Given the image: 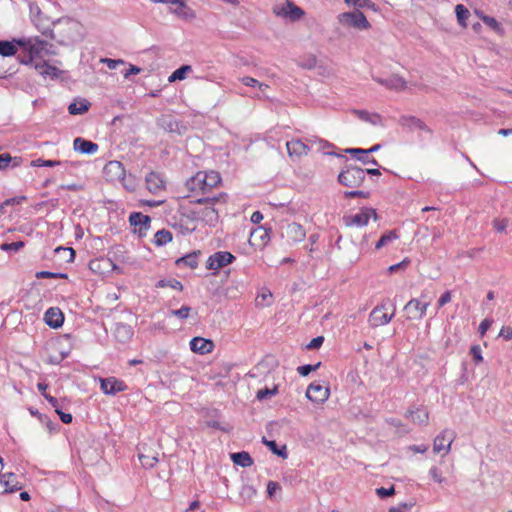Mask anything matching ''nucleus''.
I'll return each mask as SVG.
<instances>
[{
	"instance_id": "bf43d9fd",
	"label": "nucleus",
	"mask_w": 512,
	"mask_h": 512,
	"mask_svg": "<svg viewBox=\"0 0 512 512\" xmlns=\"http://www.w3.org/2000/svg\"><path fill=\"white\" fill-rule=\"evenodd\" d=\"M369 196H370V192L363 191V190H352V191L344 192L345 198H356V197L369 198Z\"/></svg>"
},
{
	"instance_id": "6ab92c4d",
	"label": "nucleus",
	"mask_w": 512,
	"mask_h": 512,
	"mask_svg": "<svg viewBox=\"0 0 512 512\" xmlns=\"http://www.w3.org/2000/svg\"><path fill=\"white\" fill-rule=\"evenodd\" d=\"M73 149L81 154L93 155L98 151L99 146L90 140L77 137L73 141Z\"/></svg>"
},
{
	"instance_id": "4c0bfd02",
	"label": "nucleus",
	"mask_w": 512,
	"mask_h": 512,
	"mask_svg": "<svg viewBox=\"0 0 512 512\" xmlns=\"http://www.w3.org/2000/svg\"><path fill=\"white\" fill-rule=\"evenodd\" d=\"M156 287H158V288L170 287V288H173V289L179 290V291L183 290L182 283L174 278L161 279L157 282Z\"/></svg>"
},
{
	"instance_id": "393cba45",
	"label": "nucleus",
	"mask_w": 512,
	"mask_h": 512,
	"mask_svg": "<svg viewBox=\"0 0 512 512\" xmlns=\"http://www.w3.org/2000/svg\"><path fill=\"white\" fill-rule=\"evenodd\" d=\"M0 484L5 487L4 493H13L22 488L14 473L3 474L0 478Z\"/></svg>"
},
{
	"instance_id": "9b49d317",
	"label": "nucleus",
	"mask_w": 512,
	"mask_h": 512,
	"mask_svg": "<svg viewBox=\"0 0 512 512\" xmlns=\"http://www.w3.org/2000/svg\"><path fill=\"white\" fill-rule=\"evenodd\" d=\"M455 439V432L453 430L444 429L439 435H437L434 439L433 443V451L435 453H440L441 451H445L447 454L451 449V444Z\"/></svg>"
},
{
	"instance_id": "c03bdc74",
	"label": "nucleus",
	"mask_w": 512,
	"mask_h": 512,
	"mask_svg": "<svg viewBox=\"0 0 512 512\" xmlns=\"http://www.w3.org/2000/svg\"><path fill=\"white\" fill-rule=\"evenodd\" d=\"M63 162L59 160H43V159H36L32 160L30 165L32 167H55L61 165Z\"/></svg>"
},
{
	"instance_id": "58836bf2",
	"label": "nucleus",
	"mask_w": 512,
	"mask_h": 512,
	"mask_svg": "<svg viewBox=\"0 0 512 512\" xmlns=\"http://www.w3.org/2000/svg\"><path fill=\"white\" fill-rule=\"evenodd\" d=\"M397 238H398V234L396 233L395 230L387 231L377 241V243L375 245V248L376 249H380V248L386 246L388 243H390L391 241H393V240H395Z\"/></svg>"
},
{
	"instance_id": "a878e982",
	"label": "nucleus",
	"mask_w": 512,
	"mask_h": 512,
	"mask_svg": "<svg viewBox=\"0 0 512 512\" xmlns=\"http://www.w3.org/2000/svg\"><path fill=\"white\" fill-rule=\"evenodd\" d=\"M352 112L362 121L368 122L374 126H384L383 118L377 113H369L366 110L359 109H354Z\"/></svg>"
},
{
	"instance_id": "f03ea898",
	"label": "nucleus",
	"mask_w": 512,
	"mask_h": 512,
	"mask_svg": "<svg viewBox=\"0 0 512 512\" xmlns=\"http://www.w3.org/2000/svg\"><path fill=\"white\" fill-rule=\"evenodd\" d=\"M337 180L343 186L358 188L365 180V171L359 166L346 165L339 173Z\"/></svg>"
},
{
	"instance_id": "6e6552de",
	"label": "nucleus",
	"mask_w": 512,
	"mask_h": 512,
	"mask_svg": "<svg viewBox=\"0 0 512 512\" xmlns=\"http://www.w3.org/2000/svg\"><path fill=\"white\" fill-rule=\"evenodd\" d=\"M235 260V256L228 251H218L209 256L206 268L208 270H219Z\"/></svg>"
},
{
	"instance_id": "49530a36",
	"label": "nucleus",
	"mask_w": 512,
	"mask_h": 512,
	"mask_svg": "<svg viewBox=\"0 0 512 512\" xmlns=\"http://www.w3.org/2000/svg\"><path fill=\"white\" fill-rule=\"evenodd\" d=\"M255 236L259 237V239L261 240V244L263 245H265L270 239L269 231L264 229L263 227H258L252 231L251 237Z\"/></svg>"
},
{
	"instance_id": "0e129e2a",
	"label": "nucleus",
	"mask_w": 512,
	"mask_h": 512,
	"mask_svg": "<svg viewBox=\"0 0 512 512\" xmlns=\"http://www.w3.org/2000/svg\"><path fill=\"white\" fill-rule=\"evenodd\" d=\"M162 126L164 127L165 130H168L170 132H173L175 131L176 127L178 126V123L176 120L172 119V118H164L162 119Z\"/></svg>"
},
{
	"instance_id": "473e14b6",
	"label": "nucleus",
	"mask_w": 512,
	"mask_h": 512,
	"mask_svg": "<svg viewBox=\"0 0 512 512\" xmlns=\"http://www.w3.org/2000/svg\"><path fill=\"white\" fill-rule=\"evenodd\" d=\"M16 39L13 41L0 40V55L3 57L13 56L17 52Z\"/></svg>"
},
{
	"instance_id": "c85d7f7f",
	"label": "nucleus",
	"mask_w": 512,
	"mask_h": 512,
	"mask_svg": "<svg viewBox=\"0 0 512 512\" xmlns=\"http://www.w3.org/2000/svg\"><path fill=\"white\" fill-rule=\"evenodd\" d=\"M230 457L235 465L241 467H250L253 465V459L248 452H235L232 453Z\"/></svg>"
},
{
	"instance_id": "412c9836",
	"label": "nucleus",
	"mask_w": 512,
	"mask_h": 512,
	"mask_svg": "<svg viewBox=\"0 0 512 512\" xmlns=\"http://www.w3.org/2000/svg\"><path fill=\"white\" fill-rule=\"evenodd\" d=\"M44 321L51 328H59L63 324L64 315L59 308L51 307L45 312Z\"/></svg>"
},
{
	"instance_id": "09e8293b",
	"label": "nucleus",
	"mask_w": 512,
	"mask_h": 512,
	"mask_svg": "<svg viewBox=\"0 0 512 512\" xmlns=\"http://www.w3.org/2000/svg\"><path fill=\"white\" fill-rule=\"evenodd\" d=\"M320 366H321V362H318L314 365H312V364L302 365L297 368V372L301 376L305 377V376H308L312 371H316Z\"/></svg>"
},
{
	"instance_id": "9d476101",
	"label": "nucleus",
	"mask_w": 512,
	"mask_h": 512,
	"mask_svg": "<svg viewBox=\"0 0 512 512\" xmlns=\"http://www.w3.org/2000/svg\"><path fill=\"white\" fill-rule=\"evenodd\" d=\"M386 310V304L382 303L376 306L369 315V322L371 326L378 327L388 324L395 314V306H393V312L389 315L384 312Z\"/></svg>"
},
{
	"instance_id": "5701e85b",
	"label": "nucleus",
	"mask_w": 512,
	"mask_h": 512,
	"mask_svg": "<svg viewBox=\"0 0 512 512\" xmlns=\"http://www.w3.org/2000/svg\"><path fill=\"white\" fill-rule=\"evenodd\" d=\"M169 12L186 21L193 20L196 17L194 10L186 4L185 0H181V4L169 7Z\"/></svg>"
},
{
	"instance_id": "cd10ccee",
	"label": "nucleus",
	"mask_w": 512,
	"mask_h": 512,
	"mask_svg": "<svg viewBox=\"0 0 512 512\" xmlns=\"http://www.w3.org/2000/svg\"><path fill=\"white\" fill-rule=\"evenodd\" d=\"M406 417L413 423L422 425L428 423L429 414L424 408H416L415 410H408L406 412Z\"/></svg>"
},
{
	"instance_id": "13d9d810",
	"label": "nucleus",
	"mask_w": 512,
	"mask_h": 512,
	"mask_svg": "<svg viewBox=\"0 0 512 512\" xmlns=\"http://www.w3.org/2000/svg\"><path fill=\"white\" fill-rule=\"evenodd\" d=\"M470 354L472 356L473 361L476 364H479L480 362L483 361L482 350H481V347L479 345H473L470 348Z\"/></svg>"
},
{
	"instance_id": "b1692460",
	"label": "nucleus",
	"mask_w": 512,
	"mask_h": 512,
	"mask_svg": "<svg viewBox=\"0 0 512 512\" xmlns=\"http://www.w3.org/2000/svg\"><path fill=\"white\" fill-rule=\"evenodd\" d=\"M145 182L147 189L153 194H157L165 188V182L162 176L157 172L147 174Z\"/></svg>"
},
{
	"instance_id": "338daca9",
	"label": "nucleus",
	"mask_w": 512,
	"mask_h": 512,
	"mask_svg": "<svg viewBox=\"0 0 512 512\" xmlns=\"http://www.w3.org/2000/svg\"><path fill=\"white\" fill-rule=\"evenodd\" d=\"M324 342V337L323 336H318V337H315L313 338L309 344H307V349H310V350H315V349H318L321 347V345L323 344Z\"/></svg>"
},
{
	"instance_id": "0eeeda50",
	"label": "nucleus",
	"mask_w": 512,
	"mask_h": 512,
	"mask_svg": "<svg viewBox=\"0 0 512 512\" xmlns=\"http://www.w3.org/2000/svg\"><path fill=\"white\" fill-rule=\"evenodd\" d=\"M371 217H373L375 221L378 219L376 210L370 207H364L357 214L345 216L344 221L347 226L363 227L368 224Z\"/></svg>"
},
{
	"instance_id": "bb28decb",
	"label": "nucleus",
	"mask_w": 512,
	"mask_h": 512,
	"mask_svg": "<svg viewBox=\"0 0 512 512\" xmlns=\"http://www.w3.org/2000/svg\"><path fill=\"white\" fill-rule=\"evenodd\" d=\"M114 335L119 342L125 343L132 338L133 329L128 324L117 323L114 328Z\"/></svg>"
},
{
	"instance_id": "f704fd0d",
	"label": "nucleus",
	"mask_w": 512,
	"mask_h": 512,
	"mask_svg": "<svg viewBox=\"0 0 512 512\" xmlns=\"http://www.w3.org/2000/svg\"><path fill=\"white\" fill-rule=\"evenodd\" d=\"M172 241V234L166 229L159 230L154 235L153 243L156 246H163Z\"/></svg>"
},
{
	"instance_id": "774afa93",
	"label": "nucleus",
	"mask_w": 512,
	"mask_h": 512,
	"mask_svg": "<svg viewBox=\"0 0 512 512\" xmlns=\"http://www.w3.org/2000/svg\"><path fill=\"white\" fill-rule=\"evenodd\" d=\"M499 336L504 338L505 340H512V327L503 326L500 330Z\"/></svg>"
},
{
	"instance_id": "ddd939ff",
	"label": "nucleus",
	"mask_w": 512,
	"mask_h": 512,
	"mask_svg": "<svg viewBox=\"0 0 512 512\" xmlns=\"http://www.w3.org/2000/svg\"><path fill=\"white\" fill-rule=\"evenodd\" d=\"M100 386L103 393L107 395H115L128 388L124 381L118 380L115 377L100 378Z\"/></svg>"
},
{
	"instance_id": "680f3d73",
	"label": "nucleus",
	"mask_w": 512,
	"mask_h": 512,
	"mask_svg": "<svg viewBox=\"0 0 512 512\" xmlns=\"http://www.w3.org/2000/svg\"><path fill=\"white\" fill-rule=\"evenodd\" d=\"M35 57L32 56V54L30 52H27L24 54V55H18V60L20 63L24 64V65H33L36 63L35 62Z\"/></svg>"
},
{
	"instance_id": "20e7f679",
	"label": "nucleus",
	"mask_w": 512,
	"mask_h": 512,
	"mask_svg": "<svg viewBox=\"0 0 512 512\" xmlns=\"http://www.w3.org/2000/svg\"><path fill=\"white\" fill-rule=\"evenodd\" d=\"M338 21L343 25L359 30H367L371 27L366 16L359 9L339 14Z\"/></svg>"
},
{
	"instance_id": "ea45409f",
	"label": "nucleus",
	"mask_w": 512,
	"mask_h": 512,
	"mask_svg": "<svg viewBox=\"0 0 512 512\" xmlns=\"http://www.w3.org/2000/svg\"><path fill=\"white\" fill-rule=\"evenodd\" d=\"M19 160L20 158H13L8 153L0 154V170H5L11 162H13V167H17L20 163Z\"/></svg>"
},
{
	"instance_id": "37998d69",
	"label": "nucleus",
	"mask_w": 512,
	"mask_h": 512,
	"mask_svg": "<svg viewBox=\"0 0 512 512\" xmlns=\"http://www.w3.org/2000/svg\"><path fill=\"white\" fill-rule=\"evenodd\" d=\"M139 460L144 468H153L158 462V457L156 455H145L140 453Z\"/></svg>"
},
{
	"instance_id": "c9c22d12",
	"label": "nucleus",
	"mask_w": 512,
	"mask_h": 512,
	"mask_svg": "<svg viewBox=\"0 0 512 512\" xmlns=\"http://www.w3.org/2000/svg\"><path fill=\"white\" fill-rule=\"evenodd\" d=\"M90 103L87 101H80L71 103L68 106V111L71 115H80L88 111Z\"/></svg>"
},
{
	"instance_id": "72a5a7b5",
	"label": "nucleus",
	"mask_w": 512,
	"mask_h": 512,
	"mask_svg": "<svg viewBox=\"0 0 512 512\" xmlns=\"http://www.w3.org/2000/svg\"><path fill=\"white\" fill-rule=\"evenodd\" d=\"M204 175L206 176L205 181H206V188H207L208 192L212 188L218 186L222 181L220 173L217 171H213V170L209 171V172L204 171Z\"/></svg>"
},
{
	"instance_id": "aec40b11",
	"label": "nucleus",
	"mask_w": 512,
	"mask_h": 512,
	"mask_svg": "<svg viewBox=\"0 0 512 512\" xmlns=\"http://www.w3.org/2000/svg\"><path fill=\"white\" fill-rule=\"evenodd\" d=\"M34 68L44 78H51L52 80L58 79L63 74V71L59 68L49 65L46 61L36 62Z\"/></svg>"
},
{
	"instance_id": "864d4df0",
	"label": "nucleus",
	"mask_w": 512,
	"mask_h": 512,
	"mask_svg": "<svg viewBox=\"0 0 512 512\" xmlns=\"http://www.w3.org/2000/svg\"><path fill=\"white\" fill-rule=\"evenodd\" d=\"M347 4L353 5L357 8H374V3L371 0H344Z\"/></svg>"
},
{
	"instance_id": "a19ab883",
	"label": "nucleus",
	"mask_w": 512,
	"mask_h": 512,
	"mask_svg": "<svg viewBox=\"0 0 512 512\" xmlns=\"http://www.w3.org/2000/svg\"><path fill=\"white\" fill-rule=\"evenodd\" d=\"M185 213L181 214V217L179 219V223H178V226L180 228V232L183 234V235H186V234H190L192 232H194L197 228L196 226V223L193 222V224L190 222V220H183L182 221V217Z\"/></svg>"
},
{
	"instance_id": "2f4dec72",
	"label": "nucleus",
	"mask_w": 512,
	"mask_h": 512,
	"mask_svg": "<svg viewBox=\"0 0 512 512\" xmlns=\"http://www.w3.org/2000/svg\"><path fill=\"white\" fill-rule=\"evenodd\" d=\"M386 87L391 90H404L406 88V81L399 75H392L387 78Z\"/></svg>"
},
{
	"instance_id": "c756f323",
	"label": "nucleus",
	"mask_w": 512,
	"mask_h": 512,
	"mask_svg": "<svg viewBox=\"0 0 512 512\" xmlns=\"http://www.w3.org/2000/svg\"><path fill=\"white\" fill-rule=\"evenodd\" d=\"M200 252H192L176 260L177 266H187L191 269H195L198 266V255Z\"/></svg>"
},
{
	"instance_id": "5fc2aeb1",
	"label": "nucleus",
	"mask_w": 512,
	"mask_h": 512,
	"mask_svg": "<svg viewBox=\"0 0 512 512\" xmlns=\"http://www.w3.org/2000/svg\"><path fill=\"white\" fill-rule=\"evenodd\" d=\"M23 247H24L23 241H16V242H12V243H3V244H1L0 249L2 251H18Z\"/></svg>"
},
{
	"instance_id": "de8ad7c7",
	"label": "nucleus",
	"mask_w": 512,
	"mask_h": 512,
	"mask_svg": "<svg viewBox=\"0 0 512 512\" xmlns=\"http://www.w3.org/2000/svg\"><path fill=\"white\" fill-rule=\"evenodd\" d=\"M317 60L314 55L304 56L299 62V66L305 69H313L316 66Z\"/></svg>"
},
{
	"instance_id": "4be33fe9",
	"label": "nucleus",
	"mask_w": 512,
	"mask_h": 512,
	"mask_svg": "<svg viewBox=\"0 0 512 512\" xmlns=\"http://www.w3.org/2000/svg\"><path fill=\"white\" fill-rule=\"evenodd\" d=\"M214 348V343L210 339H205L202 337H194L190 341V349L199 354H207L210 353Z\"/></svg>"
},
{
	"instance_id": "6e6d98bb",
	"label": "nucleus",
	"mask_w": 512,
	"mask_h": 512,
	"mask_svg": "<svg viewBox=\"0 0 512 512\" xmlns=\"http://www.w3.org/2000/svg\"><path fill=\"white\" fill-rule=\"evenodd\" d=\"M429 475L433 479V481L442 484L445 482V478L442 476L440 469L436 466H432L429 470Z\"/></svg>"
},
{
	"instance_id": "603ef678",
	"label": "nucleus",
	"mask_w": 512,
	"mask_h": 512,
	"mask_svg": "<svg viewBox=\"0 0 512 512\" xmlns=\"http://www.w3.org/2000/svg\"><path fill=\"white\" fill-rule=\"evenodd\" d=\"M101 62L106 64L107 67L111 70L117 69L119 66L126 65V62L122 59L102 58Z\"/></svg>"
},
{
	"instance_id": "79ce46f5",
	"label": "nucleus",
	"mask_w": 512,
	"mask_h": 512,
	"mask_svg": "<svg viewBox=\"0 0 512 512\" xmlns=\"http://www.w3.org/2000/svg\"><path fill=\"white\" fill-rule=\"evenodd\" d=\"M455 13L459 24L466 26L465 20L470 16L469 10L464 5L458 4L455 7Z\"/></svg>"
},
{
	"instance_id": "2eb2a0df",
	"label": "nucleus",
	"mask_w": 512,
	"mask_h": 512,
	"mask_svg": "<svg viewBox=\"0 0 512 512\" xmlns=\"http://www.w3.org/2000/svg\"><path fill=\"white\" fill-rule=\"evenodd\" d=\"M129 222L131 226L138 228L139 236L143 237L146 236L147 231L150 229L151 218L140 212H133L129 216Z\"/></svg>"
},
{
	"instance_id": "7ed1b4c3",
	"label": "nucleus",
	"mask_w": 512,
	"mask_h": 512,
	"mask_svg": "<svg viewBox=\"0 0 512 512\" xmlns=\"http://www.w3.org/2000/svg\"><path fill=\"white\" fill-rule=\"evenodd\" d=\"M16 44L30 52L36 59L43 56L46 47H53L52 44L39 37H22L15 40Z\"/></svg>"
},
{
	"instance_id": "a18cd8bd",
	"label": "nucleus",
	"mask_w": 512,
	"mask_h": 512,
	"mask_svg": "<svg viewBox=\"0 0 512 512\" xmlns=\"http://www.w3.org/2000/svg\"><path fill=\"white\" fill-rule=\"evenodd\" d=\"M380 148H381L380 144H375L374 146H372L369 149L348 148V149L345 150V152L348 153V154H361V155H365V154H370V153L376 152Z\"/></svg>"
},
{
	"instance_id": "39448f33",
	"label": "nucleus",
	"mask_w": 512,
	"mask_h": 512,
	"mask_svg": "<svg viewBox=\"0 0 512 512\" xmlns=\"http://www.w3.org/2000/svg\"><path fill=\"white\" fill-rule=\"evenodd\" d=\"M273 12L280 17L289 19L292 22L298 21L305 14L304 10L296 6L292 1L287 0L282 5L273 7Z\"/></svg>"
},
{
	"instance_id": "1a4fd4ad",
	"label": "nucleus",
	"mask_w": 512,
	"mask_h": 512,
	"mask_svg": "<svg viewBox=\"0 0 512 512\" xmlns=\"http://www.w3.org/2000/svg\"><path fill=\"white\" fill-rule=\"evenodd\" d=\"M429 302H422L418 299H411L404 306L407 320H418L421 319L425 314Z\"/></svg>"
},
{
	"instance_id": "423d86ee",
	"label": "nucleus",
	"mask_w": 512,
	"mask_h": 512,
	"mask_svg": "<svg viewBox=\"0 0 512 512\" xmlns=\"http://www.w3.org/2000/svg\"><path fill=\"white\" fill-rule=\"evenodd\" d=\"M281 236L290 245L303 241L306 237V231L302 225L292 222L282 227Z\"/></svg>"
},
{
	"instance_id": "69168bd1",
	"label": "nucleus",
	"mask_w": 512,
	"mask_h": 512,
	"mask_svg": "<svg viewBox=\"0 0 512 512\" xmlns=\"http://www.w3.org/2000/svg\"><path fill=\"white\" fill-rule=\"evenodd\" d=\"M508 226V219L506 218H503V219H495L493 221V227L498 231V232H504L506 230Z\"/></svg>"
},
{
	"instance_id": "f3484780",
	"label": "nucleus",
	"mask_w": 512,
	"mask_h": 512,
	"mask_svg": "<svg viewBox=\"0 0 512 512\" xmlns=\"http://www.w3.org/2000/svg\"><path fill=\"white\" fill-rule=\"evenodd\" d=\"M205 179L204 171H199L186 181V188L191 192L205 194L208 192Z\"/></svg>"
},
{
	"instance_id": "4d7b16f0",
	"label": "nucleus",
	"mask_w": 512,
	"mask_h": 512,
	"mask_svg": "<svg viewBox=\"0 0 512 512\" xmlns=\"http://www.w3.org/2000/svg\"><path fill=\"white\" fill-rule=\"evenodd\" d=\"M191 311V308L189 306H182L180 309L171 310L170 314L178 317L179 319H186L189 316V312Z\"/></svg>"
},
{
	"instance_id": "f257e3e1",
	"label": "nucleus",
	"mask_w": 512,
	"mask_h": 512,
	"mask_svg": "<svg viewBox=\"0 0 512 512\" xmlns=\"http://www.w3.org/2000/svg\"><path fill=\"white\" fill-rule=\"evenodd\" d=\"M227 197L228 195L226 193H219L218 195L212 197L197 198L194 200V203L204 205V207L199 210L191 211L189 214H184L182 221L190 220V222L193 224V222L201 220L209 226H215L218 223L219 214L218 211L214 208V205L219 202L225 203L227 201Z\"/></svg>"
},
{
	"instance_id": "e2e57ef3",
	"label": "nucleus",
	"mask_w": 512,
	"mask_h": 512,
	"mask_svg": "<svg viewBox=\"0 0 512 512\" xmlns=\"http://www.w3.org/2000/svg\"><path fill=\"white\" fill-rule=\"evenodd\" d=\"M376 494L380 498H386V497L392 496V495L395 494L394 486H391L389 488H384V487L377 488L376 489Z\"/></svg>"
},
{
	"instance_id": "7c9ffc66",
	"label": "nucleus",
	"mask_w": 512,
	"mask_h": 512,
	"mask_svg": "<svg viewBox=\"0 0 512 512\" xmlns=\"http://www.w3.org/2000/svg\"><path fill=\"white\" fill-rule=\"evenodd\" d=\"M262 442L270 449V451L283 459L287 458V448L285 445L278 447L277 443L274 440H267L263 437Z\"/></svg>"
},
{
	"instance_id": "f8f14e48",
	"label": "nucleus",
	"mask_w": 512,
	"mask_h": 512,
	"mask_svg": "<svg viewBox=\"0 0 512 512\" xmlns=\"http://www.w3.org/2000/svg\"><path fill=\"white\" fill-rule=\"evenodd\" d=\"M330 394L328 387L321 385L320 383H311L306 391V397L315 403L325 402Z\"/></svg>"
},
{
	"instance_id": "8fccbe9b",
	"label": "nucleus",
	"mask_w": 512,
	"mask_h": 512,
	"mask_svg": "<svg viewBox=\"0 0 512 512\" xmlns=\"http://www.w3.org/2000/svg\"><path fill=\"white\" fill-rule=\"evenodd\" d=\"M277 387H274L272 389H269V388H263V389H260L257 394H256V398L260 401L262 400H265V399H268V398H271L272 396H274L276 393H277Z\"/></svg>"
},
{
	"instance_id": "4468645a",
	"label": "nucleus",
	"mask_w": 512,
	"mask_h": 512,
	"mask_svg": "<svg viewBox=\"0 0 512 512\" xmlns=\"http://www.w3.org/2000/svg\"><path fill=\"white\" fill-rule=\"evenodd\" d=\"M286 148L288 155L293 162L300 160V158L307 155L310 150L309 146L300 139L287 141Z\"/></svg>"
},
{
	"instance_id": "a211bd4d",
	"label": "nucleus",
	"mask_w": 512,
	"mask_h": 512,
	"mask_svg": "<svg viewBox=\"0 0 512 512\" xmlns=\"http://www.w3.org/2000/svg\"><path fill=\"white\" fill-rule=\"evenodd\" d=\"M399 124L403 127H407L411 130L418 129L424 131L425 133L432 135V130L419 118L410 115L401 116L399 119Z\"/></svg>"
},
{
	"instance_id": "e433bc0d",
	"label": "nucleus",
	"mask_w": 512,
	"mask_h": 512,
	"mask_svg": "<svg viewBox=\"0 0 512 512\" xmlns=\"http://www.w3.org/2000/svg\"><path fill=\"white\" fill-rule=\"evenodd\" d=\"M192 70L190 65H182L176 69L168 78L169 82H175L177 80H183L186 78L188 72Z\"/></svg>"
},
{
	"instance_id": "3c124183",
	"label": "nucleus",
	"mask_w": 512,
	"mask_h": 512,
	"mask_svg": "<svg viewBox=\"0 0 512 512\" xmlns=\"http://www.w3.org/2000/svg\"><path fill=\"white\" fill-rule=\"evenodd\" d=\"M36 278L43 279V278H68V275L66 273H55L50 271H39L36 273Z\"/></svg>"
},
{
	"instance_id": "052dcab7",
	"label": "nucleus",
	"mask_w": 512,
	"mask_h": 512,
	"mask_svg": "<svg viewBox=\"0 0 512 512\" xmlns=\"http://www.w3.org/2000/svg\"><path fill=\"white\" fill-rule=\"evenodd\" d=\"M281 491V486L278 482L269 481L267 483V494L269 498H273L277 492Z\"/></svg>"
},
{
	"instance_id": "dca6fc26",
	"label": "nucleus",
	"mask_w": 512,
	"mask_h": 512,
	"mask_svg": "<svg viewBox=\"0 0 512 512\" xmlns=\"http://www.w3.org/2000/svg\"><path fill=\"white\" fill-rule=\"evenodd\" d=\"M104 173L111 181H122L125 178V168L119 161H109L104 166Z\"/></svg>"
}]
</instances>
